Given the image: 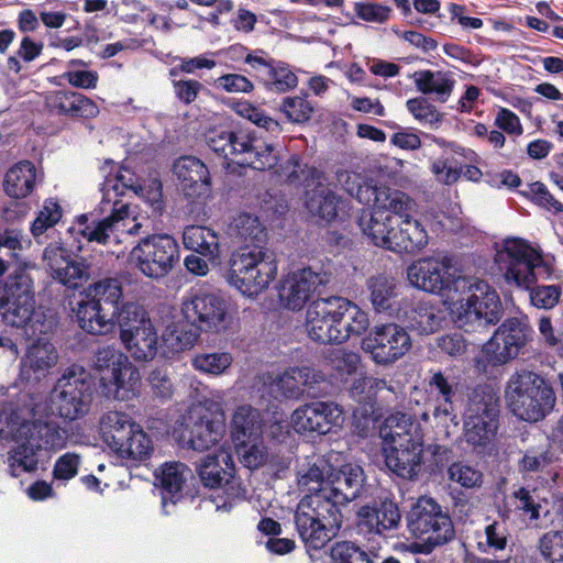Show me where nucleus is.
<instances>
[{"instance_id":"f257e3e1","label":"nucleus","mask_w":563,"mask_h":563,"mask_svg":"<svg viewBox=\"0 0 563 563\" xmlns=\"http://www.w3.org/2000/svg\"><path fill=\"white\" fill-rule=\"evenodd\" d=\"M495 262L508 285L530 291L532 306L550 310L558 305L562 292L560 286H533L538 279L551 278L553 264L526 240L505 239L496 246Z\"/></svg>"},{"instance_id":"f03ea898","label":"nucleus","mask_w":563,"mask_h":563,"mask_svg":"<svg viewBox=\"0 0 563 563\" xmlns=\"http://www.w3.org/2000/svg\"><path fill=\"white\" fill-rule=\"evenodd\" d=\"M338 179L344 189L361 203L372 207V211H363L358 227L364 235L376 246L394 251L395 217L405 214L411 206V198L402 191L368 184L350 186L357 179L356 175L347 172L338 174Z\"/></svg>"},{"instance_id":"7ed1b4c3","label":"nucleus","mask_w":563,"mask_h":563,"mask_svg":"<svg viewBox=\"0 0 563 563\" xmlns=\"http://www.w3.org/2000/svg\"><path fill=\"white\" fill-rule=\"evenodd\" d=\"M206 142L218 156L240 166L267 170L278 163L275 145L255 132L214 129L207 133Z\"/></svg>"},{"instance_id":"20e7f679","label":"nucleus","mask_w":563,"mask_h":563,"mask_svg":"<svg viewBox=\"0 0 563 563\" xmlns=\"http://www.w3.org/2000/svg\"><path fill=\"white\" fill-rule=\"evenodd\" d=\"M78 302L76 317L79 327L87 333L103 335L119 322L122 286L117 278H106L90 285Z\"/></svg>"},{"instance_id":"39448f33","label":"nucleus","mask_w":563,"mask_h":563,"mask_svg":"<svg viewBox=\"0 0 563 563\" xmlns=\"http://www.w3.org/2000/svg\"><path fill=\"white\" fill-rule=\"evenodd\" d=\"M470 295L454 302L453 320L465 332H485L503 317V305L497 291L485 280L467 278L460 290Z\"/></svg>"},{"instance_id":"423d86ee","label":"nucleus","mask_w":563,"mask_h":563,"mask_svg":"<svg viewBox=\"0 0 563 563\" xmlns=\"http://www.w3.org/2000/svg\"><path fill=\"white\" fill-rule=\"evenodd\" d=\"M275 254L263 245H242L229 261V283L249 297L258 295L276 277Z\"/></svg>"},{"instance_id":"0eeeda50","label":"nucleus","mask_w":563,"mask_h":563,"mask_svg":"<svg viewBox=\"0 0 563 563\" xmlns=\"http://www.w3.org/2000/svg\"><path fill=\"white\" fill-rule=\"evenodd\" d=\"M296 530L309 549H322L334 538L342 525L341 510L324 495L308 494L295 511Z\"/></svg>"},{"instance_id":"6e6552de","label":"nucleus","mask_w":563,"mask_h":563,"mask_svg":"<svg viewBox=\"0 0 563 563\" xmlns=\"http://www.w3.org/2000/svg\"><path fill=\"white\" fill-rule=\"evenodd\" d=\"M506 400L512 413L525 421H539L555 404L553 389L532 372L514 374L507 384Z\"/></svg>"},{"instance_id":"1a4fd4ad","label":"nucleus","mask_w":563,"mask_h":563,"mask_svg":"<svg viewBox=\"0 0 563 563\" xmlns=\"http://www.w3.org/2000/svg\"><path fill=\"white\" fill-rule=\"evenodd\" d=\"M33 266L18 265L0 287V316L2 321L14 328L25 327L35 312Z\"/></svg>"},{"instance_id":"9d476101","label":"nucleus","mask_w":563,"mask_h":563,"mask_svg":"<svg viewBox=\"0 0 563 563\" xmlns=\"http://www.w3.org/2000/svg\"><path fill=\"white\" fill-rule=\"evenodd\" d=\"M120 339L128 353L137 362H150L158 352V333L145 309L125 302L119 313Z\"/></svg>"},{"instance_id":"9b49d317","label":"nucleus","mask_w":563,"mask_h":563,"mask_svg":"<svg viewBox=\"0 0 563 563\" xmlns=\"http://www.w3.org/2000/svg\"><path fill=\"white\" fill-rule=\"evenodd\" d=\"M52 410L67 420L88 413L92 401V382L84 367L71 365L57 379L49 395Z\"/></svg>"},{"instance_id":"f8f14e48","label":"nucleus","mask_w":563,"mask_h":563,"mask_svg":"<svg viewBox=\"0 0 563 563\" xmlns=\"http://www.w3.org/2000/svg\"><path fill=\"white\" fill-rule=\"evenodd\" d=\"M407 527L412 536L421 539L428 550L446 544L455 537L451 517L433 498L422 496L412 505L407 516Z\"/></svg>"},{"instance_id":"ddd939ff","label":"nucleus","mask_w":563,"mask_h":563,"mask_svg":"<svg viewBox=\"0 0 563 563\" xmlns=\"http://www.w3.org/2000/svg\"><path fill=\"white\" fill-rule=\"evenodd\" d=\"M499 398L488 385L476 386L464 412L465 435L473 445H485L498 428Z\"/></svg>"},{"instance_id":"4468645a","label":"nucleus","mask_w":563,"mask_h":563,"mask_svg":"<svg viewBox=\"0 0 563 563\" xmlns=\"http://www.w3.org/2000/svg\"><path fill=\"white\" fill-rule=\"evenodd\" d=\"M407 278L417 289L435 295L459 291L460 285L467 283V277L453 272L449 256H427L412 262L407 268Z\"/></svg>"},{"instance_id":"2eb2a0df","label":"nucleus","mask_w":563,"mask_h":563,"mask_svg":"<svg viewBox=\"0 0 563 563\" xmlns=\"http://www.w3.org/2000/svg\"><path fill=\"white\" fill-rule=\"evenodd\" d=\"M130 260L142 274L157 279L166 276L179 261V246L172 235H150L132 249Z\"/></svg>"},{"instance_id":"dca6fc26","label":"nucleus","mask_w":563,"mask_h":563,"mask_svg":"<svg viewBox=\"0 0 563 563\" xmlns=\"http://www.w3.org/2000/svg\"><path fill=\"white\" fill-rule=\"evenodd\" d=\"M533 330L518 318L505 320L494 335L483 345V355L492 366L504 365L523 353L532 340Z\"/></svg>"},{"instance_id":"f3484780","label":"nucleus","mask_w":563,"mask_h":563,"mask_svg":"<svg viewBox=\"0 0 563 563\" xmlns=\"http://www.w3.org/2000/svg\"><path fill=\"white\" fill-rule=\"evenodd\" d=\"M181 311L185 319L197 330L222 332L228 329L231 317L224 297L217 292L197 291L184 299Z\"/></svg>"},{"instance_id":"a211bd4d","label":"nucleus","mask_w":563,"mask_h":563,"mask_svg":"<svg viewBox=\"0 0 563 563\" xmlns=\"http://www.w3.org/2000/svg\"><path fill=\"white\" fill-rule=\"evenodd\" d=\"M184 420L185 428L180 439L195 451L210 450L225 433L224 420L200 404L191 406Z\"/></svg>"},{"instance_id":"6ab92c4d","label":"nucleus","mask_w":563,"mask_h":563,"mask_svg":"<svg viewBox=\"0 0 563 563\" xmlns=\"http://www.w3.org/2000/svg\"><path fill=\"white\" fill-rule=\"evenodd\" d=\"M362 347L371 353L373 361L387 365L401 358L411 347L408 332L396 323L375 325L363 340Z\"/></svg>"},{"instance_id":"aec40b11","label":"nucleus","mask_w":563,"mask_h":563,"mask_svg":"<svg viewBox=\"0 0 563 563\" xmlns=\"http://www.w3.org/2000/svg\"><path fill=\"white\" fill-rule=\"evenodd\" d=\"M340 307L338 297L313 300L306 312L308 336L322 344H340Z\"/></svg>"},{"instance_id":"412c9836","label":"nucleus","mask_w":563,"mask_h":563,"mask_svg":"<svg viewBox=\"0 0 563 563\" xmlns=\"http://www.w3.org/2000/svg\"><path fill=\"white\" fill-rule=\"evenodd\" d=\"M364 483L365 475L360 465L346 463L336 467L332 464L325 486L316 494L324 495L340 510L341 506L361 496Z\"/></svg>"},{"instance_id":"4be33fe9","label":"nucleus","mask_w":563,"mask_h":563,"mask_svg":"<svg viewBox=\"0 0 563 563\" xmlns=\"http://www.w3.org/2000/svg\"><path fill=\"white\" fill-rule=\"evenodd\" d=\"M328 283L325 274L302 268L288 274L280 283L278 297L284 308L301 310L318 288Z\"/></svg>"},{"instance_id":"5701e85b","label":"nucleus","mask_w":563,"mask_h":563,"mask_svg":"<svg viewBox=\"0 0 563 563\" xmlns=\"http://www.w3.org/2000/svg\"><path fill=\"white\" fill-rule=\"evenodd\" d=\"M342 408L333 401H314L297 408L291 415V426L298 433H328L343 418Z\"/></svg>"},{"instance_id":"b1692460","label":"nucleus","mask_w":563,"mask_h":563,"mask_svg":"<svg viewBox=\"0 0 563 563\" xmlns=\"http://www.w3.org/2000/svg\"><path fill=\"white\" fill-rule=\"evenodd\" d=\"M197 471L206 487H222L232 499L240 498L245 493L234 477V462L228 452L221 451L207 455L198 465Z\"/></svg>"},{"instance_id":"393cba45","label":"nucleus","mask_w":563,"mask_h":563,"mask_svg":"<svg viewBox=\"0 0 563 563\" xmlns=\"http://www.w3.org/2000/svg\"><path fill=\"white\" fill-rule=\"evenodd\" d=\"M53 279L67 288H78L90 277V265L85 260L71 258L57 243L49 244L43 253Z\"/></svg>"},{"instance_id":"a878e982","label":"nucleus","mask_w":563,"mask_h":563,"mask_svg":"<svg viewBox=\"0 0 563 563\" xmlns=\"http://www.w3.org/2000/svg\"><path fill=\"white\" fill-rule=\"evenodd\" d=\"M100 209L102 212L110 211V214L102 220H93L90 223H88L87 216H81L77 231L88 242L107 244L112 236L117 238V231L124 230V221L129 217V205L115 200L111 206L100 203Z\"/></svg>"},{"instance_id":"bb28decb","label":"nucleus","mask_w":563,"mask_h":563,"mask_svg":"<svg viewBox=\"0 0 563 563\" xmlns=\"http://www.w3.org/2000/svg\"><path fill=\"white\" fill-rule=\"evenodd\" d=\"M379 432L388 448L422 449L423 446V433L420 423L410 415L404 412L388 416Z\"/></svg>"},{"instance_id":"cd10ccee","label":"nucleus","mask_w":563,"mask_h":563,"mask_svg":"<svg viewBox=\"0 0 563 563\" xmlns=\"http://www.w3.org/2000/svg\"><path fill=\"white\" fill-rule=\"evenodd\" d=\"M20 440L35 446L38 451H55L66 446L67 431L52 419L23 421L16 430Z\"/></svg>"},{"instance_id":"c85d7f7f","label":"nucleus","mask_w":563,"mask_h":563,"mask_svg":"<svg viewBox=\"0 0 563 563\" xmlns=\"http://www.w3.org/2000/svg\"><path fill=\"white\" fill-rule=\"evenodd\" d=\"M401 515L398 505L385 497L374 506H363L357 512V528L364 533L383 534L385 531L396 529L400 523Z\"/></svg>"},{"instance_id":"c756f323","label":"nucleus","mask_w":563,"mask_h":563,"mask_svg":"<svg viewBox=\"0 0 563 563\" xmlns=\"http://www.w3.org/2000/svg\"><path fill=\"white\" fill-rule=\"evenodd\" d=\"M173 173L188 197L206 196L210 191V173L202 161L195 156H183L173 165Z\"/></svg>"},{"instance_id":"7c9ffc66","label":"nucleus","mask_w":563,"mask_h":563,"mask_svg":"<svg viewBox=\"0 0 563 563\" xmlns=\"http://www.w3.org/2000/svg\"><path fill=\"white\" fill-rule=\"evenodd\" d=\"M51 112L71 118H95L99 113L98 106L82 93L67 90L53 91L45 98Z\"/></svg>"},{"instance_id":"2f4dec72","label":"nucleus","mask_w":563,"mask_h":563,"mask_svg":"<svg viewBox=\"0 0 563 563\" xmlns=\"http://www.w3.org/2000/svg\"><path fill=\"white\" fill-rule=\"evenodd\" d=\"M140 382V372L136 366L130 362L129 357L126 358V363L122 362V365L117 366L110 375L100 377L104 395L108 398L118 400H126L135 396Z\"/></svg>"},{"instance_id":"473e14b6","label":"nucleus","mask_w":563,"mask_h":563,"mask_svg":"<svg viewBox=\"0 0 563 563\" xmlns=\"http://www.w3.org/2000/svg\"><path fill=\"white\" fill-rule=\"evenodd\" d=\"M113 162H106L102 167L103 173L107 174L101 185V205L111 206L115 200H119L118 197L123 196L126 190H131L134 194L144 191L143 185L139 184V179L132 170L118 167L113 173Z\"/></svg>"},{"instance_id":"72a5a7b5","label":"nucleus","mask_w":563,"mask_h":563,"mask_svg":"<svg viewBox=\"0 0 563 563\" xmlns=\"http://www.w3.org/2000/svg\"><path fill=\"white\" fill-rule=\"evenodd\" d=\"M416 210V202L411 199V206L405 214H397L400 222L397 223L398 230L394 233V252L412 253L423 249L428 244V234L421 223L412 219V212Z\"/></svg>"},{"instance_id":"f704fd0d","label":"nucleus","mask_w":563,"mask_h":563,"mask_svg":"<svg viewBox=\"0 0 563 563\" xmlns=\"http://www.w3.org/2000/svg\"><path fill=\"white\" fill-rule=\"evenodd\" d=\"M136 424L125 412L108 411L100 418L101 438L111 451L118 453Z\"/></svg>"},{"instance_id":"c9c22d12","label":"nucleus","mask_w":563,"mask_h":563,"mask_svg":"<svg viewBox=\"0 0 563 563\" xmlns=\"http://www.w3.org/2000/svg\"><path fill=\"white\" fill-rule=\"evenodd\" d=\"M333 461H339V453H330L301 465L297 472L298 487L310 494L321 490L328 482V473L332 470Z\"/></svg>"},{"instance_id":"e433bc0d","label":"nucleus","mask_w":563,"mask_h":563,"mask_svg":"<svg viewBox=\"0 0 563 563\" xmlns=\"http://www.w3.org/2000/svg\"><path fill=\"white\" fill-rule=\"evenodd\" d=\"M191 476V470L181 462H166L159 473H156V479L159 482L162 493L163 508L167 504H175L180 497L184 484Z\"/></svg>"},{"instance_id":"4c0bfd02","label":"nucleus","mask_w":563,"mask_h":563,"mask_svg":"<svg viewBox=\"0 0 563 563\" xmlns=\"http://www.w3.org/2000/svg\"><path fill=\"white\" fill-rule=\"evenodd\" d=\"M413 81L421 93L434 96L439 102L449 100L456 84L451 73L429 69L416 71Z\"/></svg>"},{"instance_id":"58836bf2","label":"nucleus","mask_w":563,"mask_h":563,"mask_svg":"<svg viewBox=\"0 0 563 563\" xmlns=\"http://www.w3.org/2000/svg\"><path fill=\"white\" fill-rule=\"evenodd\" d=\"M36 184V168L30 161H22L12 166L3 180L4 192L14 199L29 196Z\"/></svg>"},{"instance_id":"ea45409f","label":"nucleus","mask_w":563,"mask_h":563,"mask_svg":"<svg viewBox=\"0 0 563 563\" xmlns=\"http://www.w3.org/2000/svg\"><path fill=\"white\" fill-rule=\"evenodd\" d=\"M369 300L376 312L393 316L397 308V285L394 278L386 275L372 276L366 282Z\"/></svg>"},{"instance_id":"a19ab883","label":"nucleus","mask_w":563,"mask_h":563,"mask_svg":"<svg viewBox=\"0 0 563 563\" xmlns=\"http://www.w3.org/2000/svg\"><path fill=\"white\" fill-rule=\"evenodd\" d=\"M58 354L53 343L38 339L29 346L22 361L24 372H32L35 378L46 376L57 363Z\"/></svg>"},{"instance_id":"79ce46f5","label":"nucleus","mask_w":563,"mask_h":563,"mask_svg":"<svg viewBox=\"0 0 563 563\" xmlns=\"http://www.w3.org/2000/svg\"><path fill=\"white\" fill-rule=\"evenodd\" d=\"M322 180L307 192L306 207L312 216L330 222L336 218L342 200Z\"/></svg>"},{"instance_id":"37998d69","label":"nucleus","mask_w":563,"mask_h":563,"mask_svg":"<svg viewBox=\"0 0 563 563\" xmlns=\"http://www.w3.org/2000/svg\"><path fill=\"white\" fill-rule=\"evenodd\" d=\"M385 462L388 468L399 477L415 478L421 465L422 449L385 448Z\"/></svg>"},{"instance_id":"c03bdc74","label":"nucleus","mask_w":563,"mask_h":563,"mask_svg":"<svg viewBox=\"0 0 563 563\" xmlns=\"http://www.w3.org/2000/svg\"><path fill=\"white\" fill-rule=\"evenodd\" d=\"M229 234L236 243L244 245H262L267 233L258 218L251 213H240L229 227Z\"/></svg>"},{"instance_id":"a18cd8bd","label":"nucleus","mask_w":563,"mask_h":563,"mask_svg":"<svg viewBox=\"0 0 563 563\" xmlns=\"http://www.w3.org/2000/svg\"><path fill=\"white\" fill-rule=\"evenodd\" d=\"M183 243L187 250L203 256L217 258L220 254V241L216 231L201 225H189L184 230Z\"/></svg>"},{"instance_id":"49530a36","label":"nucleus","mask_w":563,"mask_h":563,"mask_svg":"<svg viewBox=\"0 0 563 563\" xmlns=\"http://www.w3.org/2000/svg\"><path fill=\"white\" fill-rule=\"evenodd\" d=\"M231 433L234 441L260 439L262 434L260 411L249 405L236 408L231 421Z\"/></svg>"},{"instance_id":"de8ad7c7","label":"nucleus","mask_w":563,"mask_h":563,"mask_svg":"<svg viewBox=\"0 0 563 563\" xmlns=\"http://www.w3.org/2000/svg\"><path fill=\"white\" fill-rule=\"evenodd\" d=\"M341 322H340V344L345 342L352 335H361L369 324L367 313L354 302L338 297Z\"/></svg>"},{"instance_id":"09e8293b","label":"nucleus","mask_w":563,"mask_h":563,"mask_svg":"<svg viewBox=\"0 0 563 563\" xmlns=\"http://www.w3.org/2000/svg\"><path fill=\"white\" fill-rule=\"evenodd\" d=\"M408 325L418 334H431L438 331L442 324L440 311L427 302H416L406 312Z\"/></svg>"},{"instance_id":"8fccbe9b","label":"nucleus","mask_w":563,"mask_h":563,"mask_svg":"<svg viewBox=\"0 0 563 563\" xmlns=\"http://www.w3.org/2000/svg\"><path fill=\"white\" fill-rule=\"evenodd\" d=\"M429 387L431 393L437 395V399L443 401L433 408L432 415L440 422H445L453 411L452 398L455 394L453 384L442 372H437L431 376Z\"/></svg>"},{"instance_id":"3c124183","label":"nucleus","mask_w":563,"mask_h":563,"mask_svg":"<svg viewBox=\"0 0 563 563\" xmlns=\"http://www.w3.org/2000/svg\"><path fill=\"white\" fill-rule=\"evenodd\" d=\"M266 69L261 82L267 90L283 93L297 87L298 77L286 63L275 60L271 68Z\"/></svg>"},{"instance_id":"603ef678","label":"nucleus","mask_w":563,"mask_h":563,"mask_svg":"<svg viewBox=\"0 0 563 563\" xmlns=\"http://www.w3.org/2000/svg\"><path fill=\"white\" fill-rule=\"evenodd\" d=\"M234 357L227 351H211L197 353L191 361L194 368L200 373L221 376L228 373Z\"/></svg>"},{"instance_id":"864d4df0","label":"nucleus","mask_w":563,"mask_h":563,"mask_svg":"<svg viewBox=\"0 0 563 563\" xmlns=\"http://www.w3.org/2000/svg\"><path fill=\"white\" fill-rule=\"evenodd\" d=\"M38 450L32 444L23 440L18 444L9 454L8 463L9 470L13 477H19L23 473H31L37 468L38 465Z\"/></svg>"},{"instance_id":"5fc2aeb1","label":"nucleus","mask_w":563,"mask_h":563,"mask_svg":"<svg viewBox=\"0 0 563 563\" xmlns=\"http://www.w3.org/2000/svg\"><path fill=\"white\" fill-rule=\"evenodd\" d=\"M124 442V445L117 453L122 459L144 461L153 452L152 440L139 424L135 426Z\"/></svg>"},{"instance_id":"6e6d98bb","label":"nucleus","mask_w":563,"mask_h":563,"mask_svg":"<svg viewBox=\"0 0 563 563\" xmlns=\"http://www.w3.org/2000/svg\"><path fill=\"white\" fill-rule=\"evenodd\" d=\"M283 174L289 184H301L309 187L323 179V174L316 167L301 165L297 155L291 156L283 167Z\"/></svg>"},{"instance_id":"4d7b16f0","label":"nucleus","mask_w":563,"mask_h":563,"mask_svg":"<svg viewBox=\"0 0 563 563\" xmlns=\"http://www.w3.org/2000/svg\"><path fill=\"white\" fill-rule=\"evenodd\" d=\"M199 338L197 329L186 327H168L162 335L164 345L172 353H179L191 349Z\"/></svg>"},{"instance_id":"13d9d810","label":"nucleus","mask_w":563,"mask_h":563,"mask_svg":"<svg viewBox=\"0 0 563 563\" xmlns=\"http://www.w3.org/2000/svg\"><path fill=\"white\" fill-rule=\"evenodd\" d=\"M477 549L483 553L503 551L508 543V531L503 522L494 521L485 527L484 534L478 537Z\"/></svg>"},{"instance_id":"bf43d9fd","label":"nucleus","mask_w":563,"mask_h":563,"mask_svg":"<svg viewBox=\"0 0 563 563\" xmlns=\"http://www.w3.org/2000/svg\"><path fill=\"white\" fill-rule=\"evenodd\" d=\"M300 372H302L300 377L302 378L303 394L311 398H318L330 393L332 384L322 371L302 366Z\"/></svg>"},{"instance_id":"052dcab7","label":"nucleus","mask_w":563,"mask_h":563,"mask_svg":"<svg viewBox=\"0 0 563 563\" xmlns=\"http://www.w3.org/2000/svg\"><path fill=\"white\" fill-rule=\"evenodd\" d=\"M280 111L292 123H305L310 120L314 107L307 96H294L284 98Z\"/></svg>"},{"instance_id":"680f3d73","label":"nucleus","mask_w":563,"mask_h":563,"mask_svg":"<svg viewBox=\"0 0 563 563\" xmlns=\"http://www.w3.org/2000/svg\"><path fill=\"white\" fill-rule=\"evenodd\" d=\"M301 367H290L274 380L276 390L285 398L299 399L303 395Z\"/></svg>"},{"instance_id":"e2e57ef3","label":"nucleus","mask_w":563,"mask_h":563,"mask_svg":"<svg viewBox=\"0 0 563 563\" xmlns=\"http://www.w3.org/2000/svg\"><path fill=\"white\" fill-rule=\"evenodd\" d=\"M406 107L413 118L422 124L434 126L442 122V114L423 97L407 100Z\"/></svg>"},{"instance_id":"0e129e2a","label":"nucleus","mask_w":563,"mask_h":563,"mask_svg":"<svg viewBox=\"0 0 563 563\" xmlns=\"http://www.w3.org/2000/svg\"><path fill=\"white\" fill-rule=\"evenodd\" d=\"M333 563H374L369 554L351 541L336 542L331 549Z\"/></svg>"},{"instance_id":"69168bd1","label":"nucleus","mask_w":563,"mask_h":563,"mask_svg":"<svg viewBox=\"0 0 563 563\" xmlns=\"http://www.w3.org/2000/svg\"><path fill=\"white\" fill-rule=\"evenodd\" d=\"M60 206L52 199L46 200L31 225L32 234L35 238H38L46 230L53 228L60 220Z\"/></svg>"},{"instance_id":"338daca9","label":"nucleus","mask_w":563,"mask_h":563,"mask_svg":"<svg viewBox=\"0 0 563 563\" xmlns=\"http://www.w3.org/2000/svg\"><path fill=\"white\" fill-rule=\"evenodd\" d=\"M387 385L386 380L375 377H360L350 387L351 397L357 402H371L376 393Z\"/></svg>"},{"instance_id":"774afa93","label":"nucleus","mask_w":563,"mask_h":563,"mask_svg":"<svg viewBox=\"0 0 563 563\" xmlns=\"http://www.w3.org/2000/svg\"><path fill=\"white\" fill-rule=\"evenodd\" d=\"M543 558L550 563H563V532L550 531L539 542Z\"/></svg>"}]
</instances>
